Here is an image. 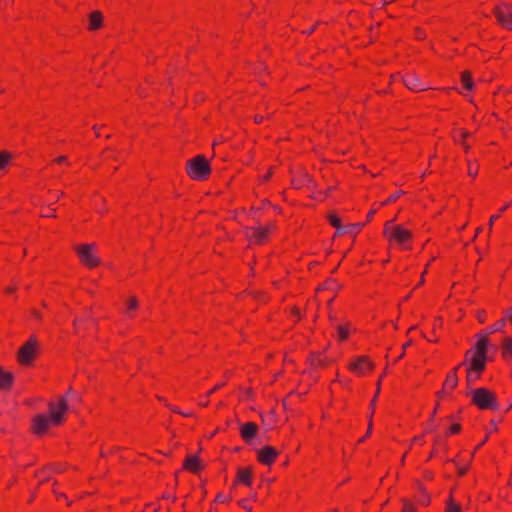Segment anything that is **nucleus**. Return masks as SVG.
Here are the masks:
<instances>
[{"instance_id":"obj_1","label":"nucleus","mask_w":512,"mask_h":512,"mask_svg":"<svg viewBox=\"0 0 512 512\" xmlns=\"http://www.w3.org/2000/svg\"><path fill=\"white\" fill-rule=\"evenodd\" d=\"M487 348L484 340H477L474 347L467 351L465 360L459 366L466 367V380L474 384L486 368Z\"/></svg>"},{"instance_id":"obj_2","label":"nucleus","mask_w":512,"mask_h":512,"mask_svg":"<svg viewBox=\"0 0 512 512\" xmlns=\"http://www.w3.org/2000/svg\"><path fill=\"white\" fill-rule=\"evenodd\" d=\"M383 238L390 249L410 251L413 247V232L395 219L388 220L383 226Z\"/></svg>"},{"instance_id":"obj_3","label":"nucleus","mask_w":512,"mask_h":512,"mask_svg":"<svg viewBox=\"0 0 512 512\" xmlns=\"http://www.w3.org/2000/svg\"><path fill=\"white\" fill-rule=\"evenodd\" d=\"M69 408L68 400L65 396L59 398V403H49L50 415L38 414L33 419L32 431L37 435L46 433L51 425H59L64 421V414Z\"/></svg>"},{"instance_id":"obj_4","label":"nucleus","mask_w":512,"mask_h":512,"mask_svg":"<svg viewBox=\"0 0 512 512\" xmlns=\"http://www.w3.org/2000/svg\"><path fill=\"white\" fill-rule=\"evenodd\" d=\"M186 172L191 179L203 181L209 177L211 167L205 156L197 155L187 161Z\"/></svg>"},{"instance_id":"obj_5","label":"nucleus","mask_w":512,"mask_h":512,"mask_svg":"<svg viewBox=\"0 0 512 512\" xmlns=\"http://www.w3.org/2000/svg\"><path fill=\"white\" fill-rule=\"evenodd\" d=\"M375 364L367 355L354 356L348 363V370L357 377H364L371 374Z\"/></svg>"},{"instance_id":"obj_6","label":"nucleus","mask_w":512,"mask_h":512,"mask_svg":"<svg viewBox=\"0 0 512 512\" xmlns=\"http://www.w3.org/2000/svg\"><path fill=\"white\" fill-rule=\"evenodd\" d=\"M472 403L480 410L497 409L495 395L486 388H477L472 392Z\"/></svg>"},{"instance_id":"obj_7","label":"nucleus","mask_w":512,"mask_h":512,"mask_svg":"<svg viewBox=\"0 0 512 512\" xmlns=\"http://www.w3.org/2000/svg\"><path fill=\"white\" fill-rule=\"evenodd\" d=\"M274 228L275 226L273 224L258 227H247L245 229V235L250 243L262 245L268 241Z\"/></svg>"},{"instance_id":"obj_8","label":"nucleus","mask_w":512,"mask_h":512,"mask_svg":"<svg viewBox=\"0 0 512 512\" xmlns=\"http://www.w3.org/2000/svg\"><path fill=\"white\" fill-rule=\"evenodd\" d=\"M75 251L80 261L88 268H94L100 264V258L95 254L94 243L75 246Z\"/></svg>"},{"instance_id":"obj_9","label":"nucleus","mask_w":512,"mask_h":512,"mask_svg":"<svg viewBox=\"0 0 512 512\" xmlns=\"http://www.w3.org/2000/svg\"><path fill=\"white\" fill-rule=\"evenodd\" d=\"M39 343L36 336L32 335L19 349L17 358L22 365H29L36 356Z\"/></svg>"},{"instance_id":"obj_10","label":"nucleus","mask_w":512,"mask_h":512,"mask_svg":"<svg viewBox=\"0 0 512 512\" xmlns=\"http://www.w3.org/2000/svg\"><path fill=\"white\" fill-rule=\"evenodd\" d=\"M497 21L506 29H512V5L501 3L494 9Z\"/></svg>"},{"instance_id":"obj_11","label":"nucleus","mask_w":512,"mask_h":512,"mask_svg":"<svg viewBox=\"0 0 512 512\" xmlns=\"http://www.w3.org/2000/svg\"><path fill=\"white\" fill-rule=\"evenodd\" d=\"M279 452L272 446H264L257 451V460L261 464L270 466L272 465L277 457Z\"/></svg>"},{"instance_id":"obj_12","label":"nucleus","mask_w":512,"mask_h":512,"mask_svg":"<svg viewBox=\"0 0 512 512\" xmlns=\"http://www.w3.org/2000/svg\"><path fill=\"white\" fill-rule=\"evenodd\" d=\"M506 325V319L501 318L497 321H495L493 324L489 325L485 329H483L481 332L477 334V340H484L486 347H488V337L496 332L502 331Z\"/></svg>"},{"instance_id":"obj_13","label":"nucleus","mask_w":512,"mask_h":512,"mask_svg":"<svg viewBox=\"0 0 512 512\" xmlns=\"http://www.w3.org/2000/svg\"><path fill=\"white\" fill-rule=\"evenodd\" d=\"M404 85L413 92H420L427 89L424 82L421 81L418 75L415 73H406L403 76Z\"/></svg>"},{"instance_id":"obj_14","label":"nucleus","mask_w":512,"mask_h":512,"mask_svg":"<svg viewBox=\"0 0 512 512\" xmlns=\"http://www.w3.org/2000/svg\"><path fill=\"white\" fill-rule=\"evenodd\" d=\"M234 484H243L251 487L253 484V470L251 467L238 468Z\"/></svg>"},{"instance_id":"obj_15","label":"nucleus","mask_w":512,"mask_h":512,"mask_svg":"<svg viewBox=\"0 0 512 512\" xmlns=\"http://www.w3.org/2000/svg\"><path fill=\"white\" fill-rule=\"evenodd\" d=\"M258 426L254 422H246L240 428V436L246 443L251 441L257 436Z\"/></svg>"},{"instance_id":"obj_16","label":"nucleus","mask_w":512,"mask_h":512,"mask_svg":"<svg viewBox=\"0 0 512 512\" xmlns=\"http://www.w3.org/2000/svg\"><path fill=\"white\" fill-rule=\"evenodd\" d=\"M329 223L335 227L338 231H341L342 233H348L352 230L355 232H359L362 228V224H350L346 227L341 226V220L336 214H330L328 217Z\"/></svg>"},{"instance_id":"obj_17","label":"nucleus","mask_w":512,"mask_h":512,"mask_svg":"<svg viewBox=\"0 0 512 512\" xmlns=\"http://www.w3.org/2000/svg\"><path fill=\"white\" fill-rule=\"evenodd\" d=\"M460 368L458 365L453 370H451L445 378L444 384H443V392H451L453 391L457 385H458V376H457V370Z\"/></svg>"},{"instance_id":"obj_18","label":"nucleus","mask_w":512,"mask_h":512,"mask_svg":"<svg viewBox=\"0 0 512 512\" xmlns=\"http://www.w3.org/2000/svg\"><path fill=\"white\" fill-rule=\"evenodd\" d=\"M471 134L463 129V128H457L453 130V139L454 141L461 145L465 152L467 153L470 149V146L467 144L466 140Z\"/></svg>"},{"instance_id":"obj_19","label":"nucleus","mask_w":512,"mask_h":512,"mask_svg":"<svg viewBox=\"0 0 512 512\" xmlns=\"http://www.w3.org/2000/svg\"><path fill=\"white\" fill-rule=\"evenodd\" d=\"M501 357L504 361H512V337L505 336L501 340Z\"/></svg>"},{"instance_id":"obj_20","label":"nucleus","mask_w":512,"mask_h":512,"mask_svg":"<svg viewBox=\"0 0 512 512\" xmlns=\"http://www.w3.org/2000/svg\"><path fill=\"white\" fill-rule=\"evenodd\" d=\"M311 365L315 368H326L330 365V359L324 353H313L310 356Z\"/></svg>"},{"instance_id":"obj_21","label":"nucleus","mask_w":512,"mask_h":512,"mask_svg":"<svg viewBox=\"0 0 512 512\" xmlns=\"http://www.w3.org/2000/svg\"><path fill=\"white\" fill-rule=\"evenodd\" d=\"M184 468L190 472L197 473L201 470V463L197 456H190L185 459Z\"/></svg>"},{"instance_id":"obj_22","label":"nucleus","mask_w":512,"mask_h":512,"mask_svg":"<svg viewBox=\"0 0 512 512\" xmlns=\"http://www.w3.org/2000/svg\"><path fill=\"white\" fill-rule=\"evenodd\" d=\"M412 500L419 507H427L431 502L429 494L422 487L420 488L419 493L416 494Z\"/></svg>"},{"instance_id":"obj_23","label":"nucleus","mask_w":512,"mask_h":512,"mask_svg":"<svg viewBox=\"0 0 512 512\" xmlns=\"http://www.w3.org/2000/svg\"><path fill=\"white\" fill-rule=\"evenodd\" d=\"M103 24V15L100 11H93L89 15V29L90 30H97L99 29Z\"/></svg>"},{"instance_id":"obj_24","label":"nucleus","mask_w":512,"mask_h":512,"mask_svg":"<svg viewBox=\"0 0 512 512\" xmlns=\"http://www.w3.org/2000/svg\"><path fill=\"white\" fill-rule=\"evenodd\" d=\"M402 509L401 512H420L419 506L411 498H401Z\"/></svg>"},{"instance_id":"obj_25","label":"nucleus","mask_w":512,"mask_h":512,"mask_svg":"<svg viewBox=\"0 0 512 512\" xmlns=\"http://www.w3.org/2000/svg\"><path fill=\"white\" fill-rule=\"evenodd\" d=\"M13 382V375L0 367V389H8Z\"/></svg>"},{"instance_id":"obj_26","label":"nucleus","mask_w":512,"mask_h":512,"mask_svg":"<svg viewBox=\"0 0 512 512\" xmlns=\"http://www.w3.org/2000/svg\"><path fill=\"white\" fill-rule=\"evenodd\" d=\"M461 84L466 90H471L473 88V79L471 74L468 71H464L461 74Z\"/></svg>"},{"instance_id":"obj_27","label":"nucleus","mask_w":512,"mask_h":512,"mask_svg":"<svg viewBox=\"0 0 512 512\" xmlns=\"http://www.w3.org/2000/svg\"><path fill=\"white\" fill-rule=\"evenodd\" d=\"M337 334L339 341H345L350 334V328L349 325H340L337 328Z\"/></svg>"},{"instance_id":"obj_28","label":"nucleus","mask_w":512,"mask_h":512,"mask_svg":"<svg viewBox=\"0 0 512 512\" xmlns=\"http://www.w3.org/2000/svg\"><path fill=\"white\" fill-rule=\"evenodd\" d=\"M12 159V154L7 151H1L0 152V170H3L6 168V166L10 163V160Z\"/></svg>"},{"instance_id":"obj_29","label":"nucleus","mask_w":512,"mask_h":512,"mask_svg":"<svg viewBox=\"0 0 512 512\" xmlns=\"http://www.w3.org/2000/svg\"><path fill=\"white\" fill-rule=\"evenodd\" d=\"M445 512H462V508L450 497L449 501L447 502Z\"/></svg>"},{"instance_id":"obj_30","label":"nucleus","mask_w":512,"mask_h":512,"mask_svg":"<svg viewBox=\"0 0 512 512\" xmlns=\"http://www.w3.org/2000/svg\"><path fill=\"white\" fill-rule=\"evenodd\" d=\"M479 171V165L476 162L468 161V175L475 178Z\"/></svg>"},{"instance_id":"obj_31","label":"nucleus","mask_w":512,"mask_h":512,"mask_svg":"<svg viewBox=\"0 0 512 512\" xmlns=\"http://www.w3.org/2000/svg\"><path fill=\"white\" fill-rule=\"evenodd\" d=\"M402 194V192H396L392 195H390L384 202L381 203L382 206L396 202L399 199V196Z\"/></svg>"},{"instance_id":"obj_32","label":"nucleus","mask_w":512,"mask_h":512,"mask_svg":"<svg viewBox=\"0 0 512 512\" xmlns=\"http://www.w3.org/2000/svg\"><path fill=\"white\" fill-rule=\"evenodd\" d=\"M460 431H461V425L459 423H454L449 427L447 434L455 435V434H458Z\"/></svg>"},{"instance_id":"obj_33","label":"nucleus","mask_w":512,"mask_h":512,"mask_svg":"<svg viewBox=\"0 0 512 512\" xmlns=\"http://www.w3.org/2000/svg\"><path fill=\"white\" fill-rule=\"evenodd\" d=\"M476 318L479 321V323H484L487 319V313L485 310H479L477 311Z\"/></svg>"},{"instance_id":"obj_34","label":"nucleus","mask_w":512,"mask_h":512,"mask_svg":"<svg viewBox=\"0 0 512 512\" xmlns=\"http://www.w3.org/2000/svg\"><path fill=\"white\" fill-rule=\"evenodd\" d=\"M377 398L376 396L373 397V399L371 400L370 404H369V409H370V415H369V418H373V415L375 413V409H376V401H377Z\"/></svg>"},{"instance_id":"obj_35","label":"nucleus","mask_w":512,"mask_h":512,"mask_svg":"<svg viewBox=\"0 0 512 512\" xmlns=\"http://www.w3.org/2000/svg\"><path fill=\"white\" fill-rule=\"evenodd\" d=\"M500 217V214H496V215H492L489 219V223H488V230H489V233L492 232V229H493V225H494V222Z\"/></svg>"},{"instance_id":"obj_36","label":"nucleus","mask_w":512,"mask_h":512,"mask_svg":"<svg viewBox=\"0 0 512 512\" xmlns=\"http://www.w3.org/2000/svg\"><path fill=\"white\" fill-rule=\"evenodd\" d=\"M415 37H416L418 40H423V39H425L426 34H425V32H424L421 28H417V29L415 30Z\"/></svg>"},{"instance_id":"obj_37","label":"nucleus","mask_w":512,"mask_h":512,"mask_svg":"<svg viewBox=\"0 0 512 512\" xmlns=\"http://www.w3.org/2000/svg\"><path fill=\"white\" fill-rule=\"evenodd\" d=\"M137 304H138V303H137V300H136L135 298H131V299L129 300V302H128L127 308H128L129 310H133V309H135V308L137 307Z\"/></svg>"},{"instance_id":"obj_38","label":"nucleus","mask_w":512,"mask_h":512,"mask_svg":"<svg viewBox=\"0 0 512 512\" xmlns=\"http://www.w3.org/2000/svg\"><path fill=\"white\" fill-rule=\"evenodd\" d=\"M215 501L218 503H226L228 502V498L224 494H218L215 498Z\"/></svg>"},{"instance_id":"obj_39","label":"nucleus","mask_w":512,"mask_h":512,"mask_svg":"<svg viewBox=\"0 0 512 512\" xmlns=\"http://www.w3.org/2000/svg\"><path fill=\"white\" fill-rule=\"evenodd\" d=\"M382 379H383V375L380 376V378L378 379V381L376 383V392H375V395H374L376 397H378L379 394H380Z\"/></svg>"},{"instance_id":"obj_40","label":"nucleus","mask_w":512,"mask_h":512,"mask_svg":"<svg viewBox=\"0 0 512 512\" xmlns=\"http://www.w3.org/2000/svg\"><path fill=\"white\" fill-rule=\"evenodd\" d=\"M224 384H216L211 390L208 391L207 395H212L215 391L223 387Z\"/></svg>"},{"instance_id":"obj_41","label":"nucleus","mask_w":512,"mask_h":512,"mask_svg":"<svg viewBox=\"0 0 512 512\" xmlns=\"http://www.w3.org/2000/svg\"><path fill=\"white\" fill-rule=\"evenodd\" d=\"M247 503H248V502H247V500H245V499H243V500L239 501V505H240L241 507H243L244 509H246V510H247V512H249V511H250V507H248Z\"/></svg>"},{"instance_id":"obj_42","label":"nucleus","mask_w":512,"mask_h":512,"mask_svg":"<svg viewBox=\"0 0 512 512\" xmlns=\"http://www.w3.org/2000/svg\"><path fill=\"white\" fill-rule=\"evenodd\" d=\"M263 119H264V117H263V116H261V115H255V117H254V121H255V123H257V124L262 123V122H263Z\"/></svg>"},{"instance_id":"obj_43","label":"nucleus","mask_w":512,"mask_h":512,"mask_svg":"<svg viewBox=\"0 0 512 512\" xmlns=\"http://www.w3.org/2000/svg\"><path fill=\"white\" fill-rule=\"evenodd\" d=\"M375 213H376V210H375V209L370 210V211L368 212V214H367V220H368V221H370V220L373 218V216H374V214H375Z\"/></svg>"},{"instance_id":"obj_44","label":"nucleus","mask_w":512,"mask_h":512,"mask_svg":"<svg viewBox=\"0 0 512 512\" xmlns=\"http://www.w3.org/2000/svg\"><path fill=\"white\" fill-rule=\"evenodd\" d=\"M292 314H294V315H295V317L299 318V317H300V311H299V309H298V308H296V307H293V308H292Z\"/></svg>"},{"instance_id":"obj_45","label":"nucleus","mask_w":512,"mask_h":512,"mask_svg":"<svg viewBox=\"0 0 512 512\" xmlns=\"http://www.w3.org/2000/svg\"><path fill=\"white\" fill-rule=\"evenodd\" d=\"M66 161V156H60L56 159L57 163H64Z\"/></svg>"},{"instance_id":"obj_46","label":"nucleus","mask_w":512,"mask_h":512,"mask_svg":"<svg viewBox=\"0 0 512 512\" xmlns=\"http://www.w3.org/2000/svg\"><path fill=\"white\" fill-rule=\"evenodd\" d=\"M507 317H508L509 322L512 324V307L509 309V311L507 313Z\"/></svg>"},{"instance_id":"obj_47","label":"nucleus","mask_w":512,"mask_h":512,"mask_svg":"<svg viewBox=\"0 0 512 512\" xmlns=\"http://www.w3.org/2000/svg\"><path fill=\"white\" fill-rule=\"evenodd\" d=\"M429 265H430V262L427 264L426 269L424 270V272H423V273H422V275H421V281H420L419 285L423 284V282H424V274L426 273V271H427V267H428Z\"/></svg>"},{"instance_id":"obj_48","label":"nucleus","mask_w":512,"mask_h":512,"mask_svg":"<svg viewBox=\"0 0 512 512\" xmlns=\"http://www.w3.org/2000/svg\"><path fill=\"white\" fill-rule=\"evenodd\" d=\"M15 290H16V287H14V286H10V287H7V288L5 289V291H6L7 293H12V292H14Z\"/></svg>"},{"instance_id":"obj_49","label":"nucleus","mask_w":512,"mask_h":512,"mask_svg":"<svg viewBox=\"0 0 512 512\" xmlns=\"http://www.w3.org/2000/svg\"><path fill=\"white\" fill-rule=\"evenodd\" d=\"M371 430H372V418H369V425H368L367 435L371 433Z\"/></svg>"},{"instance_id":"obj_50","label":"nucleus","mask_w":512,"mask_h":512,"mask_svg":"<svg viewBox=\"0 0 512 512\" xmlns=\"http://www.w3.org/2000/svg\"><path fill=\"white\" fill-rule=\"evenodd\" d=\"M509 207V204H505L504 206H502L499 210V214L503 213L504 211H506V209Z\"/></svg>"},{"instance_id":"obj_51","label":"nucleus","mask_w":512,"mask_h":512,"mask_svg":"<svg viewBox=\"0 0 512 512\" xmlns=\"http://www.w3.org/2000/svg\"><path fill=\"white\" fill-rule=\"evenodd\" d=\"M410 345H411V341H408V342L404 343L403 346H402V350L405 351L406 348H408Z\"/></svg>"},{"instance_id":"obj_52","label":"nucleus","mask_w":512,"mask_h":512,"mask_svg":"<svg viewBox=\"0 0 512 512\" xmlns=\"http://www.w3.org/2000/svg\"><path fill=\"white\" fill-rule=\"evenodd\" d=\"M33 315H34L36 318H38V319H40V318H41V314H40V312H38L37 310H33Z\"/></svg>"},{"instance_id":"obj_53","label":"nucleus","mask_w":512,"mask_h":512,"mask_svg":"<svg viewBox=\"0 0 512 512\" xmlns=\"http://www.w3.org/2000/svg\"><path fill=\"white\" fill-rule=\"evenodd\" d=\"M421 440H422V438H421V437H414V438H413V440H412V442H413V443H415V442H419V441H421Z\"/></svg>"},{"instance_id":"obj_54","label":"nucleus","mask_w":512,"mask_h":512,"mask_svg":"<svg viewBox=\"0 0 512 512\" xmlns=\"http://www.w3.org/2000/svg\"><path fill=\"white\" fill-rule=\"evenodd\" d=\"M404 355H405V351H404V350H402V353H401V354H399V356H398V358H397V361H398V360H400V359H402V358L404 357Z\"/></svg>"},{"instance_id":"obj_55","label":"nucleus","mask_w":512,"mask_h":512,"mask_svg":"<svg viewBox=\"0 0 512 512\" xmlns=\"http://www.w3.org/2000/svg\"><path fill=\"white\" fill-rule=\"evenodd\" d=\"M75 393L73 392V390L71 388H69V390L67 391V395H71L73 396Z\"/></svg>"},{"instance_id":"obj_56","label":"nucleus","mask_w":512,"mask_h":512,"mask_svg":"<svg viewBox=\"0 0 512 512\" xmlns=\"http://www.w3.org/2000/svg\"><path fill=\"white\" fill-rule=\"evenodd\" d=\"M73 397L75 398V400L77 401H81V397L77 394H74Z\"/></svg>"},{"instance_id":"obj_57","label":"nucleus","mask_w":512,"mask_h":512,"mask_svg":"<svg viewBox=\"0 0 512 512\" xmlns=\"http://www.w3.org/2000/svg\"><path fill=\"white\" fill-rule=\"evenodd\" d=\"M51 469L55 472H61V469H59V467H52Z\"/></svg>"},{"instance_id":"obj_58","label":"nucleus","mask_w":512,"mask_h":512,"mask_svg":"<svg viewBox=\"0 0 512 512\" xmlns=\"http://www.w3.org/2000/svg\"><path fill=\"white\" fill-rule=\"evenodd\" d=\"M407 453H408V452H405V453H404V455L402 456V459H401V462H402V463H404V461H405V457H406Z\"/></svg>"},{"instance_id":"obj_59","label":"nucleus","mask_w":512,"mask_h":512,"mask_svg":"<svg viewBox=\"0 0 512 512\" xmlns=\"http://www.w3.org/2000/svg\"><path fill=\"white\" fill-rule=\"evenodd\" d=\"M481 230H482V228H481V227H478V228L476 229V235H477L478 233H480V231H481Z\"/></svg>"},{"instance_id":"obj_60","label":"nucleus","mask_w":512,"mask_h":512,"mask_svg":"<svg viewBox=\"0 0 512 512\" xmlns=\"http://www.w3.org/2000/svg\"><path fill=\"white\" fill-rule=\"evenodd\" d=\"M46 216H47V217H54V216H55V214H54V213H52V212H49V215H46Z\"/></svg>"},{"instance_id":"obj_61","label":"nucleus","mask_w":512,"mask_h":512,"mask_svg":"<svg viewBox=\"0 0 512 512\" xmlns=\"http://www.w3.org/2000/svg\"><path fill=\"white\" fill-rule=\"evenodd\" d=\"M46 216H47V217H54V216H55V214H54V213H52V212H49V215H46Z\"/></svg>"},{"instance_id":"obj_62","label":"nucleus","mask_w":512,"mask_h":512,"mask_svg":"<svg viewBox=\"0 0 512 512\" xmlns=\"http://www.w3.org/2000/svg\"><path fill=\"white\" fill-rule=\"evenodd\" d=\"M426 478L427 479H432V474L431 473L427 474Z\"/></svg>"},{"instance_id":"obj_63","label":"nucleus","mask_w":512,"mask_h":512,"mask_svg":"<svg viewBox=\"0 0 512 512\" xmlns=\"http://www.w3.org/2000/svg\"><path fill=\"white\" fill-rule=\"evenodd\" d=\"M47 480H48V477L43 476L42 482L47 481Z\"/></svg>"},{"instance_id":"obj_64","label":"nucleus","mask_w":512,"mask_h":512,"mask_svg":"<svg viewBox=\"0 0 512 512\" xmlns=\"http://www.w3.org/2000/svg\"><path fill=\"white\" fill-rule=\"evenodd\" d=\"M63 195V192H60L59 194H57V197H60Z\"/></svg>"}]
</instances>
